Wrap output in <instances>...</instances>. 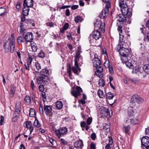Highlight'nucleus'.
Instances as JSON below:
<instances>
[{
	"label": "nucleus",
	"mask_w": 149,
	"mask_h": 149,
	"mask_svg": "<svg viewBox=\"0 0 149 149\" xmlns=\"http://www.w3.org/2000/svg\"><path fill=\"white\" fill-rule=\"evenodd\" d=\"M51 72L47 69H42L40 72V76L44 77V79L49 80V75L51 74Z\"/></svg>",
	"instance_id": "1"
},
{
	"label": "nucleus",
	"mask_w": 149,
	"mask_h": 149,
	"mask_svg": "<svg viewBox=\"0 0 149 149\" xmlns=\"http://www.w3.org/2000/svg\"><path fill=\"white\" fill-rule=\"evenodd\" d=\"M118 48H119L118 51L120 54L121 56H129L130 53L128 49L127 48H125L124 47H120L119 46L117 47Z\"/></svg>",
	"instance_id": "2"
},
{
	"label": "nucleus",
	"mask_w": 149,
	"mask_h": 149,
	"mask_svg": "<svg viewBox=\"0 0 149 149\" xmlns=\"http://www.w3.org/2000/svg\"><path fill=\"white\" fill-rule=\"evenodd\" d=\"M143 99L139 96L135 94L133 95L131 98V102H137L138 104H141L143 102Z\"/></svg>",
	"instance_id": "3"
},
{
	"label": "nucleus",
	"mask_w": 149,
	"mask_h": 149,
	"mask_svg": "<svg viewBox=\"0 0 149 149\" xmlns=\"http://www.w3.org/2000/svg\"><path fill=\"white\" fill-rule=\"evenodd\" d=\"M120 7L122 13L126 15L128 17L131 16L132 15V13L129 11L128 6L127 4L123 5V6Z\"/></svg>",
	"instance_id": "4"
},
{
	"label": "nucleus",
	"mask_w": 149,
	"mask_h": 149,
	"mask_svg": "<svg viewBox=\"0 0 149 149\" xmlns=\"http://www.w3.org/2000/svg\"><path fill=\"white\" fill-rule=\"evenodd\" d=\"M103 28L104 26L102 24L101 21L100 20H96L95 23V29L96 30H99L102 31V30L103 32H104L105 30Z\"/></svg>",
	"instance_id": "5"
},
{
	"label": "nucleus",
	"mask_w": 149,
	"mask_h": 149,
	"mask_svg": "<svg viewBox=\"0 0 149 149\" xmlns=\"http://www.w3.org/2000/svg\"><path fill=\"white\" fill-rule=\"evenodd\" d=\"M82 92V90L81 88L77 86L76 90H72L71 93L74 97L77 98L78 96L81 95V93Z\"/></svg>",
	"instance_id": "6"
},
{
	"label": "nucleus",
	"mask_w": 149,
	"mask_h": 149,
	"mask_svg": "<svg viewBox=\"0 0 149 149\" xmlns=\"http://www.w3.org/2000/svg\"><path fill=\"white\" fill-rule=\"evenodd\" d=\"M142 145L145 147L146 149L149 148V137L148 136L143 137L141 140Z\"/></svg>",
	"instance_id": "7"
},
{
	"label": "nucleus",
	"mask_w": 149,
	"mask_h": 149,
	"mask_svg": "<svg viewBox=\"0 0 149 149\" xmlns=\"http://www.w3.org/2000/svg\"><path fill=\"white\" fill-rule=\"evenodd\" d=\"M93 56L94 58L92 60V61L94 66L96 67L100 66L101 64V62L97 57V56L96 54H94Z\"/></svg>",
	"instance_id": "8"
},
{
	"label": "nucleus",
	"mask_w": 149,
	"mask_h": 149,
	"mask_svg": "<svg viewBox=\"0 0 149 149\" xmlns=\"http://www.w3.org/2000/svg\"><path fill=\"white\" fill-rule=\"evenodd\" d=\"M24 38L27 42H31L33 39V36L32 33L31 32H28L24 35Z\"/></svg>",
	"instance_id": "9"
},
{
	"label": "nucleus",
	"mask_w": 149,
	"mask_h": 149,
	"mask_svg": "<svg viewBox=\"0 0 149 149\" xmlns=\"http://www.w3.org/2000/svg\"><path fill=\"white\" fill-rule=\"evenodd\" d=\"M44 109L46 115L50 116L52 115V107L51 106L46 105L44 104Z\"/></svg>",
	"instance_id": "10"
},
{
	"label": "nucleus",
	"mask_w": 149,
	"mask_h": 149,
	"mask_svg": "<svg viewBox=\"0 0 149 149\" xmlns=\"http://www.w3.org/2000/svg\"><path fill=\"white\" fill-rule=\"evenodd\" d=\"M91 36L92 37L96 40H98L101 37L100 32L96 30L93 32Z\"/></svg>",
	"instance_id": "11"
},
{
	"label": "nucleus",
	"mask_w": 149,
	"mask_h": 149,
	"mask_svg": "<svg viewBox=\"0 0 149 149\" xmlns=\"http://www.w3.org/2000/svg\"><path fill=\"white\" fill-rule=\"evenodd\" d=\"M24 126H25L27 128L29 129L30 134H31L34 128L33 127L32 125L31 122L30 121H26L24 123Z\"/></svg>",
	"instance_id": "12"
},
{
	"label": "nucleus",
	"mask_w": 149,
	"mask_h": 149,
	"mask_svg": "<svg viewBox=\"0 0 149 149\" xmlns=\"http://www.w3.org/2000/svg\"><path fill=\"white\" fill-rule=\"evenodd\" d=\"M109 8L106 7L102 11L100 15V17L101 19H104L107 15L109 13Z\"/></svg>",
	"instance_id": "13"
},
{
	"label": "nucleus",
	"mask_w": 149,
	"mask_h": 149,
	"mask_svg": "<svg viewBox=\"0 0 149 149\" xmlns=\"http://www.w3.org/2000/svg\"><path fill=\"white\" fill-rule=\"evenodd\" d=\"M33 0H24L23 6L29 7H32L33 6Z\"/></svg>",
	"instance_id": "14"
},
{
	"label": "nucleus",
	"mask_w": 149,
	"mask_h": 149,
	"mask_svg": "<svg viewBox=\"0 0 149 149\" xmlns=\"http://www.w3.org/2000/svg\"><path fill=\"white\" fill-rule=\"evenodd\" d=\"M74 146L76 148H82L84 146L83 142L81 140L75 142L74 143Z\"/></svg>",
	"instance_id": "15"
},
{
	"label": "nucleus",
	"mask_w": 149,
	"mask_h": 149,
	"mask_svg": "<svg viewBox=\"0 0 149 149\" xmlns=\"http://www.w3.org/2000/svg\"><path fill=\"white\" fill-rule=\"evenodd\" d=\"M36 80L37 83L38 84H41L43 82H47L48 81L47 79H44V77H42L40 75L39 77L36 78Z\"/></svg>",
	"instance_id": "16"
},
{
	"label": "nucleus",
	"mask_w": 149,
	"mask_h": 149,
	"mask_svg": "<svg viewBox=\"0 0 149 149\" xmlns=\"http://www.w3.org/2000/svg\"><path fill=\"white\" fill-rule=\"evenodd\" d=\"M126 15L124 14H120L118 17V20L120 22H125L126 20V17L125 15Z\"/></svg>",
	"instance_id": "17"
},
{
	"label": "nucleus",
	"mask_w": 149,
	"mask_h": 149,
	"mask_svg": "<svg viewBox=\"0 0 149 149\" xmlns=\"http://www.w3.org/2000/svg\"><path fill=\"white\" fill-rule=\"evenodd\" d=\"M109 110L106 107H103L100 113L102 115V116H107L108 115Z\"/></svg>",
	"instance_id": "18"
},
{
	"label": "nucleus",
	"mask_w": 149,
	"mask_h": 149,
	"mask_svg": "<svg viewBox=\"0 0 149 149\" xmlns=\"http://www.w3.org/2000/svg\"><path fill=\"white\" fill-rule=\"evenodd\" d=\"M15 91V87L13 85H11L10 91V96L11 97L13 98L14 97Z\"/></svg>",
	"instance_id": "19"
},
{
	"label": "nucleus",
	"mask_w": 149,
	"mask_h": 149,
	"mask_svg": "<svg viewBox=\"0 0 149 149\" xmlns=\"http://www.w3.org/2000/svg\"><path fill=\"white\" fill-rule=\"evenodd\" d=\"M122 56L121 59L122 62L123 63H125L128 62L130 59V57L129 56Z\"/></svg>",
	"instance_id": "20"
},
{
	"label": "nucleus",
	"mask_w": 149,
	"mask_h": 149,
	"mask_svg": "<svg viewBox=\"0 0 149 149\" xmlns=\"http://www.w3.org/2000/svg\"><path fill=\"white\" fill-rule=\"evenodd\" d=\"M54 131L55 132L56 136L58 139H60L61 137L63 136L61 133L60 129L57 130L55 129Z\"/></svg>",
	"instance_id": "21"
},
{
	"label": "nucleus",
	"mask_w": 149,
	"mask_h": 149,
	"mask_svg": "<svg viewBox=\"0 0 149 149\" xmlns=\"http://www.w3.org/2000/svg\"><path fill=\"white\" fill-rule=\"evenodd\" d=\"M3 47L5 53H7L9 50V43L8 41L3 44Z\"/></svg>",
	"instance_id": "22"
},
{
	"label": "nucleus",
	"mask_w": 149,
	"mask_h": 149,
	"mask_svg": "<svg viewBox=\"0 0 149 149\" xmlns=\"http://www.w3.org/2000/svg\"><path fill=\"white\" fill-rule=\"evenodd\" d=\"M81 52V48L80 46L78 47V50L76 54L75 59H79V58L81 56H80V53Z\"/></svg>",
	"instance_id": "23"
},
{
	"label": "nucleus",
	"mask_w": 149,
	"mask_h": 149,
	"mask_svg": "<svg viewBox=\"0 0 149 149\" xmlns=\"http://www.w3.org/2000/svg\"><path fill=\"white\" fill-rule=\"evenodd\" d=\"M59 129L63 136L67 134L68 130L66 127H62Z\"/></svg>",
	"instance_id": "24"
},
{
	"label": "nucleus",
	"mask_w": 149,
	"mask_h": 149,
	"mask_svg": "<svg viewBox=\"0 0 149 149\" xmlns=\"http://www.w3.org/2000/svg\"><path fill=\"white\" fill-rule=\"evenodd\" d=\"M25 7L24 6V8L22 10V14L24 16H27L28 15L29 11V8L27 7V8Z\"/></svg>",
	"instance_id": "25"
},
{
	"label": "nucleus",
	"mask_w": 149,
	"mask_h": 149,
	"mask_svg": "<svg viewBox=\"0 0 149 149\" xmlns=\"http://www.w3.org/2000/svg\"><path fill=\"white\" fill-rule=\"evenodd\" d=\"M25 103L27 105H29L31 103V100L30 97L28 96H26L24 99Z\"/></svg>",
	"instance_id": "26"
},
{
	"label": "nucleus",
	"mask_w": 149,
	"mask_h": 149,
	"mask_svg": "<svg viewBox=\"0 0 149 149\" xmlns=\"http://www.w3.org/2000/svg\"><path fill=\"white\" fill-rule=\"evenodd\" d=\"M6 13V9L3 7L0 8V16H4Z\"/></svg>",
	"instance_id": "27"
},
{
	"label": "nucleus",
	"mask_w": 149,
	"mask_h": 149,
	"mask_svg": "<svg viewBox=\"0 0 149 149\" xmlns=\"http://www.w3.org/2000/svg\"><path fill=\"white\" fill-rule=\"evenodd\" d=\"M56 107L57 109H61L63 107V104L61 101H57L56 103Z\"/></svg>",
	"instance_id": "28"
},
{
	"label": "nucleus",
	"mask_w": 149,
	"mask_h": 149,
	"mask_svg": "<svg viewBox=\"0 0 149 149\" xmlns=\"http://www.w3.org/2000/svg\"><path fill=\"white\" fill-rule=\"evenodd\" d=\"M36 115L35 110L33 109H31L30 110L29 116L30 117H34Z\"/></svg>",
	"instance_id": "29"
},
{
	"label": "nucleus",
	"mask_w": 149,
	"mask_h": 149,
	"mask_svg": "<svg viewBox=\"0 0 149 149\" xmlns=\"http://www.w3.org/2000/svg\"><path fill=\"white\" fill-rule=\"evenodd\" d=\"M16 110L17 111L20 112L21 111V102L19 101L17 102L16 104Z\"/></svg>",
	"instance_id": "30"
},
{
	"label": "nucleus",
	"mask_w": 149,
	"mask_h": 149,
	"mask_svg": "<svg viewBox=\"0 0 149 149\" xmlns=\"http://www.w3.org/2000/svg\"><path fill=\"white\" fill-rule=\"evenodd\" d=\"M83 20V18L80 16H77L75 18L74 21L76 23H78L81 22Z\"/></svg>",
	"instance_id": "31"
},
{
	"label": "nucleus",
	"mask_w": 149,
	"mask_h": 149,
	"mask_svg": "<svg viewBox=\"0 0 149 149\" xmlns=\"http://www.w3.org/2000/svg\"><path fill=\"white\" fill-rule=\"evenodd\" d=\"M130 126L129 125L123 127V132H125L126 133L129 134L128 132L130 130Z\"/></svg>",
	"instance_id": "32"
},
{
	"label": "nucleus",
	"mask_w": 149,
	"mask_h": 149,
	"mask_svg": "<svg viewBox=\"0 0 149 149\" xmlns=\"http://www.w3.org/2000/svg\"><path fill=\"white\" fill-rule=\"evenodd\" d=\"M106 96L108 99L111 100L114 97V95L113 93L111 92H109L107 94Z\"/></svg>",
	"instance_id": "33"
},
{
	"label": "nucleus",
	"mask_w": 149,
	"mask_h": 149,
	"mask_svg": "<svg viewBox=\"0 0 149 149\" xmlns=\"http://www.w3.org/2000/svg\"><path fill=\"white\" fill-rule=\"evenodd\" d=\"M97 94L99 97L100 98H102L104 96L103 91L102 90L100 89L97 92Z\"/></svg>",
	"instance_id": "34"
},
{
	"label": "nucleus",
	"mask_w": 149,
	"mask_h": 149,
	"mask_svg": "<svg viewBox=\"0 0 149 149\" xmlns=\"http://www.w3.org/2000/svg\"><path fill=\"white\" fill-rule=\"evenodd\" d=\"M143 68L146 73L148 74H149V64L144 65Z\"/></svg>",
	"instance_id": "35"
},
{
	"label": "nucleus",
	"mask_w": 149,
	"mask_h": 149,
	"mask_svg": "<svg viewBox=\"0 0 149 149\" xmlns=\"http://www.w3.org/2000/svg\"><path fill=\"white\" fill-rule=\"evenodd\" d=\"M24 38H23L21 36H19L17 39L18 44H19L21 43L24 42Z\"/></svg>",
	"instance_id": "36"
},
{
	"label": "nucleus",
	"mask_w": 149,
	"mask_h": 149,
	"mask_svg": "<svg viewBox=\"0 0 149 149\" xmlns=\"http://www.w3.org/2000/svg\"><path fill=\"white\" fill-rule=\"evenodd\" d=\"M130 122L132 124H136L139 122L138 120L136 118H133L131 119Z\"/></svg>",
	"instance_id": "37"
},
{
	"label": "nucleus",
	"mask_w": 149,
	"mask_h": 149,
	"mask_svg": "<svg viewBox=\"0 0 149 149\" xmlns=\"http://www.w3.org/2000/svg\"><path fill=\"white\" fill-rule=\"evenodd\" d=\"M33 58L31 56H29L28 58L27 61V65H30L31 64V62L32 61Z\"/></svg>",
	"instance_id": "38"
},
{
	"label": "nucleus",
	"mask_w": 149,
	"mask_h": 149,
	"mask_svg": "<svg viewBox=\"0 0 149 149\" xmlns=\"http://www.w3.org/2000/svg\"><path fill=\"white\" fill-rule=\"evenodd\" d=\"M15 48V43H12L10 44V52L11 53H13L14 52Z\"/></svg>",
	"instance_id": "39"
},
{
	"label": "nucleus",
	"mask_w": 149,
	"mask_h": 149,
	"mask_svg": "<svg viewBox=\"0 0 149 149\" xmlns=\"http://www.w3.org/2000/svg\"><path fill=\"white\" fill-rule=\"evenodd\" d=\"M104 3H106V7L107 8H110V2H109L110 0H102Z\"/></svg>",
	"instance_id": "40"
},
{
	"label": "nucleus",
	"mask_w": 149,
	"mask_h": 149,
	"mask_svg": "<svg viewBox=\"0 0 149 149\" xmlns=\"http://www.w3.org/2000/svg\"><path fill=\"white\" fill-rule=\"evenodd\" d=\"M38 55L39 57L43 58L45 57V54L41 50L38 54Z\"/></svg>",
	"instance_id": "41"
},
{
	"label": "nucleus",
	"mask_w": 149,
	"mask_h": 149,
	"mask_svg": "<svg viewBox=\"0 0 149 149\" xmlns=\"http://www.w3.org/2000/svg\"><path fill=\"white\" fill-rule=\"evenodd\" d=\"M33 125L34 126L37 127H39L41 126L38 120H36L33 123Z\"/></svg>",
	"instance_id": "42"
},
{
	"label": "nucleus",
	"mask_w": 149,
	"mask_h": 149,
	"mask_svg": "<svg viewBox=\"0 0 149 149\" xmlns=\"http://www.w3.org/2000/svg\"><path fill=\"white\" fill-rule=\"evenodd\" d=\"M26 30L23 28L20 29L19 33L20 34H22V35L24 36L25 33H26Z\"/></svg>",
	"instance_id": "43"
},
{
	"label": "nucleus",
	"mask_w": 149,
	"mask_h": 149,
	"mask_svg": "<svg viewBox=\"0 0 149 149\" xmlns=\"http://www.w3.org/2000/svg\"><path fill=\"white\" fill-rule=\"evenodd\" d=\"M98 84L100 86H104V80L102 79H100L99 81Z\"/></svg>",
	"instance_id": "44"
},
{
	"label": "nucleus",
	"mask_w": 149,
	"mask_h": 149,
	"mask_svg": "<svg viewBox=\"0 0 149 149\" xmlns=\"http://www.w3.org/2000/svg\"><path fill=\"white\" fill-rule=\"evenodd\" d=\"M35 65L37 70H39L41 69V66L40 64L38 63H36Z\"/></svg>",
	"instance_id": "45"
},
{
	"label": "nucleus",
	"mask_w": 149,
	"mask_h": 149,
	"mask_svg": "<svg viewBox=\"0 0 149 149\" xmlns=\"http://www.w3.org/2000/svg\"><path fill=\"white\" fill-rule=\"evenodd\" d=\"M104 66L106 68H108L110 66V63L109 61H106L104 63Z\"/></svg>",
	"instance_id": "46"
},
{
	"label": "nucleus",
	"mask_w": 149,
	"mask_h": 149,
	"mask_svg": "<svg viewBox=\"0 0 149 149\" xmlns=\"http://www.w3.org/2000/svg\"><path fill=\"white\" fill-rule=\"evenodd\" d=\"M4 117L2 116H0V125H3L4 123Z\"/></svg>",
	"instance_id": "47"
},
{
	"label": "nucleus",
	"mask_w": 149,
	"mask_h": 149,
	"mask_svg": "<svg viewBox=\"0 0 149 149\" xmlns=\"http://www.w3.org/2000/svg\"><path fill=\"white\" fill-rule=\"evenodd\" d=\"M96 68L97 70L96 71H98L100 72H102L103 69L102 67L101 66H100Z\"/></svg>",
	"instance_id": "48"
},
{
	"label": "nucleus",
	"mask_w": 149,
	"mask_h": 149,
	"mask_svg": "<svg viewBox=\"0 0 149 149\" xmlns=\"http://www.w3.org/2000/svg\"><path fill=\"white\" fill-rule=\"evenodd\" d=\"M125 64L127 67L130 68H132V63L129 61L126 63Z\"/></svg>",
	"instance_id": "49"
},
{
	"label": "nucleus",
	"mask_w": 149,
	"mask_h": 149,
	"mask_svg": "<svg viewBox=\"0 0 149 149\" xmlns=\"http://www.w3.org/2000/svg\"><path fill=\"white\" fill-rule=\"evenodd\" d=\"M119 4L120 7H122L123 6V5L126 4L125 3L124 0H119Z\"/></svg>",
	"instance_id": "50"
},
{
	"label": "nucleus",
	"mask_w": 149,
	"mask_h": 149,
	"mask_svg": "<svg viewBox=\"0 0 149 149\" xmlns=\"http://www.w3.org/2000/svg\"><path fill=\"white\" fill-rule=\"evenodd\" d=\"M50 142L53 146H55L56 143V141L53 138H50L49 140Z\"/></svg>",
	"instance_id": "51"
},
{
	"label": "nucleus",
	"mask_w": 149,
	"mask_h": 149,
	"mask_svg": "<svg viewBox=\"0 0 149 149\" xmlns=\"http://www.w3.org/2000/svg\"><path fill=\"white\" fill-rule=\"evenodd\" d=\"M103 129L104 130H106L107 132H109L110 130V128H109V126L107 125H105Z\"/></svg>",
	"instance_id": "52"
},
{
	"label": "nucleus",
	"mask_w": 149,
	"mask_h": 149,
	"mask_svg": "<svg viewBox=\"0 0 149 149\" xmlns=\"http://www.w3.org/2000/svg\"><path fill=\"white\" fill-rule=\"evenodd\" d=\"M46 26H47L53 27L54 26V23L52 22H49L46 23Z\"/></svg>",
	"instance_id": "53"
},
{
	"label": "nucleus",
	"mask_w": 149,
	"mask_h": 149,
	"mask_svg": "<svg viewBox=\"0 0 149 149\" xmlns=\"http://www.w3.org/2000/svg\"><path fill=\"white\" fill-rule=\"evenodd\" d=\"M10 44H12V43H15V40L14 39V36H13V34L10 37Z\"/></svg>",
	"instance_id": "54"
},
{
	"label": "nucleus",
	"mask_w": 149,
	"mask_h": 149,
	"mask_svg": "<svg viewBox=\"0 0 149 149\" xmlns=\"http://www.w3.org/2000/svg\"><path fill=\"white\" fill-rule=\"evenodd\" d=\"M79 59H75L74 60V65L76 67H77L79 70H80V68H79V67L78 65L77 61Z\"/></svg>",
	"instance_id": "55"
},
{
	"label": "nucleus",
	"mask_w": 149,
	"mask_h": 149,
	"mask_svg": "<svg viewBox=\"0 0 149 149\" xmlns=\"http://www.w3.org/2000/svg\"><path fill=\"white\" fill-rule=\"evenodd\" d=\"M78 69L77 67H73L72 68V70L75 74H77L78 72L77 69Z\"/></svg>",
	"instance_id": "56"
},
{
	"label": "nucleus",
	"mask_w": 149,
	"mask_h": 149,
	"mask_svg": "<svg viewBox=\"0 0 149 149\" xmlns=\"http://www.w3.org/2000/svg\"><path fill=\"white\" fill-rule=\"evenodd\" d=\"M101 73L102 72H100L98 71H96L95 72V74L96 75L100 78H101L102 76V74Z\"/></svg>",
	"instance_id": "57"
},
{
	"label": "nucleus",
	"mask_w": 149,
	"mask_h": 149,
	"mask_svg": "<svg viewBox=\"0 0 149 149\" xmlns=\"http://www.w3.org/2000/svg\"><path fill=\"white\" fill-rule=\"evenodd\" d=\"M35 45H34L33 46L32 45L31 46L32 49L34 52H36L37 49V46L36 44H35Z\"/></svg>",
	"instance_id": "58"
},
{
	"label": "nucleus",
	"mask_w": 149,
	"mask_h": 149,
	"mask_svg": "<svg viewBox=\"0 0 149 149\" xmlns=\"http://www.w3.org/2000/svg\"><path fill=\"white\" fill-rule=\"evenodd\" d=\"M39 90L41 92H43L44 90V86L42 85H40L39 86Z\"/></svg>",
	"instance_id": "59"
},
{
	"label": "nucleus",
	"mask_w": 149,
	"mask_h": 149,
	"mask_svg": "<svg viewBox=\"0 0 149 149\" xmlns=\"http://www.w3.org/2000/svg\"><path fill=\"white\" fill-rule=\"evenodd\" d=\"M91 136L92 139L93 140H95L96 137V135L95 133H92Z\"/></svg>",
	"instance_id": "60"
},
{
	"label": "nucleus",
	"mask_w": 149,
	"mask_h": 149,
	"mask_svg": "<svg viewBox=\"0 0 149 149\" xmlns=\"http://www.w3.org/2000/svg\"><path fill=\"white\" fill-rule=\"evenodd\" d=\"M61 143L63 145H66L67 143V141L63 139H61Z\"/></svg>",
	"instance_id": "61"
},
{
	"label": "nucleus",
	"mask_w": 149,
	"mask_h": 149,
	"mask_svg": "<svg viewBox=\"0 0 149 149\" xmlns=\"http://www.w3.org/2000/svg\"><path fill=\"white\" fill-rule=\"evenodd\" d=\"M92 121V118H88L86 122L88 125L91 124Z\"/></svg>",
	"instance_id": "62"
},
{
	"label": "nucleus",
	"mask_w": 149,
	"mask_h": 149,
	"mask_svg": "<svg viewBox=\"0 0 149 149\" xmlns=\"http://www.w3.org/2000/svg\"><path fill=\"white\" fill-rule=\"evenodd\" d=\"M31 86L33 90L34 91L35 88L33 80H32L31 83Z\"/></svg>",
	"instance_id": "63"
},
{
	"label": "nucleus",
	"mask_w": 149,
	"mask_h": 149,
	"mask_svg": "<svg viewBox=\"0 0 149 149\" xmlns=\"http://www.w3.org/2000/svg\"><path fill=\"white\" fill-rule=\"evenodd\" d=\"M90 148L91 149H95L96 146L95 143H91L90 144Z\"/></svg>",
	"instance_id": "64"
}]
</instances>
